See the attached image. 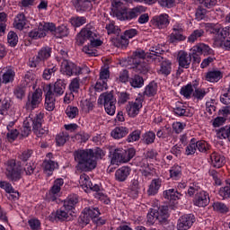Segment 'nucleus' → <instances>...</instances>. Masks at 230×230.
Masks as SVG:
<instances>
[{"label":"nucleus","mask_w":230,"mask_h":230,"mask_svg":"<svg viewBox=\"0 0 230 230\" xmlns=\"http://www.w3.org/2000/svg\"><path fill=\"white\" fill-rule=\"evenodd\" d=\"M49 31H50V33L55 31L56 33H60V35H66L62 32L60 28L57 29V25H55V23L42 22L39 23L38 27L28 32V37L30 40H39V39H44V37L48 35Z\"/></svg>","instance_id":"obj_3"},{"label":"nucleus","mask_w":230,"mask_h":230,"mask_svg":"<svg viewBox=\"0 0 230 230\" xmlns=\"http://www.w3.org/2000/svg\"><path fill=\"white\" fill-rule=\"evenodd\" d=\"M200 185L197 182L190 183L188 189L189 197H193V195H197V193H200Z\"/></svg>","instance_id":"obj_62"},{"label":"nucleus","mask_w":230,"mask_h":230,"mask_svg":"<svg viewBox=\"0 0 230 230\" xmlns=\"http://www.w3.org/2000/svg\"><path fill=\"white\" fill-rule=\"evenodd\" d=\"M219 195L223 199H230V182L229 181H227L226 186L220 188Z\"/></svg>","instance_id":"obj_64"},{"label":"nucleus","mask_w":230,"mask_h":230,"mask_svg":"<svg viewBox=\"0 0 230 230\" xmlns=\"http://www.w3.org/2000/svg\"><path fill=\"white\" fill-rule=\"evenodd\" d=\"M130 172H132V169L128 166H122L119 168L115 172L116 181H119V182H125V180L128 179Z\"/></svg>","instance_id":"obj_27"},{"label":"nucleus","mask_w":230,"mask_h":230,"mask_svg":"<svg viewBox=\"0 0 230 230\" xmlns=\"http://www.w3.org/2000/svg\"><path fill=\"white\" fill-rule=\"evenodd\" d=\"M190 110L181 102H176L174 107H172V114L178 118H188L190 116Z\"/></svg>","instance_id":"obj_24"},{"label":"nucleus","mask_w":230,"mask_h":230,"mask_svg":"<svg viewBox=\"0 0 230 230\" xmlns=\"http://www.w3.org/2000/svg\"><path fill=\"white\" fill-rule=\"evenodd\" d=\"M127 134H128V128L117 127L111 131V137H114V139H121V137H125Z\"/></svg>","instance_id":"obj_42"},{"label":"nucleus","mask_w":230,"mask_h":230,"mask_svg":"<svg viewBox=\"0 0 230 230\" xmlns=\"http://www.w3.org/2000/svg\"><path fill=\"white\" fill-rule=\"evenodd\" d=\"M103 44V41L102 40L98 39V34L97 37H93L90 40V45H86L83 48L84 53H86V55H90V57H96V52L93 49V48H98Z\"/></svg>","instance_id":"obj_22"},{"label":"nucleus","mask_w":230,"mask_h":230,"mask_svg":"<svg viewBox=\"0 0 230 230\" xmlns=\"http://www.w3.org/2000/svg\"><path fill=\"white\" fill-rule=\"evenodd\" d=\"M142 141L146 145H152L155 141V133L154 131H147L142 136Z\"/></svg>","instance_id":"obj_59"},{"label":"nucleus","mask_w":230,"mask_h":230,"mask_svg":"<svg viewBox=\"0 0 230 230\" xmlns=\"http://www.w3.org/2000/svg\"><path fill=\"white\" fill-rule=\"evenodd\" d=\"M159 188H161V180L154 179L152 180L149 188L147 190V195L152 197L154 195H157L159 192Z\"/></svg>","instance_id":"obj_39"},{"label":"nucleus","mask_w":230,"mask_h":230,"mask_svg":"<svg viewBox=\"0 0 230 230\" xmlns=\"http://www.w3.org/2000/svg\"><path fill=\"white\" fill-rule=\"evenodd\" d=\"M89 137H91V136L88 133L80 131L73 137V141L80 144L87 143V141H89Z\"/></svg>","instance_id":"obj_49"},{"label":"nucleus","mask_w":230,"mask_h":230,"mask_svg":"<svg viewBox=\"0 0 230 230\" xmlns=\"http://www.w3.org/2000/svg\"><path fill=\"white\" fill-rule=\"evenodd\" d=\"M84 71L88 73L89 67L77 66L67 59H64L61 63V73L66 76H80V75H84Z\"/></svg>","instance_id":"obj_7"},{"label":"nucleus","mask_w":230,"mask_h":230,"mask_svg":"<svg viewBox=\"0 0 230 230\" xmlns=\"http://www.w3.org/2000/svg\"><path fill=\"white\" fill-rule=\"evenodd\" d=\"M53 53V49L48 45L41 47L38 54L36 55L40 60L44 64L47 60L51 58V54Z\"/></svg>","instance_id":"obj_26"},{"label":"nucleus","mask_w":230,"mask_h":230,"mask_svg":"<svg viewBox=\"0 0 230 230\" xmlns=\"http://www.w3.org/2000/svg\"><path fill=\"white\" fill-rule=\"evenodd\" d=\"M129 84L134 89H141L145 85V79L137 74L129 78Z\"/></svg>","instance_id":"obj_37"},{"label":"nucleus","mask_w":230,"mask_h":230,"mask_svg":"<svg viewBox=\"0 0 230 230\" xmlns=\"http://www.w3.org/2000/svg\"><path fill=\"white\" fill-rule=\"evenodd\" d=\"M145 58H154V56L150 55L148 52H145V50L141 49H137L134 51L128 58V64H134L135 62H141L145 60Z\"/></svg>","instance_id":"obj_19"},{"label":"nucleus","mask_w":230,"mask_h":230,"mask_svg":"<svg viewBox=\"0 0 230 230\" xmlns=\"http://www.w3.org/2000/svg\"><path fill=\"white\" fill-rule=\"evenodd\" d=\"M47 159H45L42 163V168L45 172V173H48V175H51L57 168H58V163L51 160L53 159V154L49 153L46 155Z\"/></svg>","instance_id":"obj_17"},{"label":"nucleus","mask_w":230,"mask_h":230,"mask_svg":"<svg viewBox=\"0 0 230 230\" xmlns=\"http://www.w3.org/2000/svg\"><path fill=\"white\" fill-rule=\"evenodd\" d=\"M194 90L191 86V83L183 85L180 90V94L185 97L186 100H190L191 96H193Z\"/></svg>","instance_id":"obj_45"},{"label":"nucleus","mask_w":230,"mask_h":230,"mask_svg":"<svg viewBox=\"0 0 230 230\" xmlns=\"http://www.w3.org/2000/svg\"><path fill=\"white\" fill-rule=\"evenodd\" d=\"M22 167L17 164L15 159L8 160L5 163V176L11 182H18L22 179Z\"/></svg>","instance_id":"obj_5"},{"label":"nucleus","mask_w":230,"mask_h":230,"mask_svg":"<svg viewBox=\"0 0 230 230\" xmlns=\"http://www.w3.org/2000/svg\"><path fill=\"white\" fill-rule=\"evenodd\" d=\"M15 80V70L12 67L7 68L2 75V84L5 85L8 84H13Z\"/></svg>","instance_id":"obj_33"},{"label":"nucleus","mask_w":230,"mask_h":230,"mask_svg":"<svg viewBox=\"0 0 230 230\" xmlns=\"http://www.w3.org/2000/svg\"><path fill=\"white\" fill-rule=\"evenodd\" d=\"M80 105L84 112H91V111L94 109V103L93 102V101H91V99L81 101Z\"/></svg>","instance_id":"obj_60"},{"label":"nucleus","mask_w":230,"mask_h":230,"mask_svg":"<svg viewBox=\"0 0 230 230\" xmlns=\"http://www.w3.org/2000/svg\"><path fill=\"white\" fill-rule=\"evenodd\" d=\"M125 149H115L111 155V164H119L126 162Z\"/></svg>","instance_id":"obj_29"},{"label":"nucleus","mask_w":230,"mask_h":230,"mask_svg":"<svg viewBox=\"0 0 230 230\" xmlns=\"http://www.w3.org/2000/svg\"><path fill=\"white\" fill-rule=\"evenodd\" d=\"M182 40H186V37L181 33L179 29H173L172 33L170 35L171 44H177V42H181Z\"/></svg>","instance_id":"obj_43"},{"label":"nucleus","mask_w":230,"mask_h":230,"mask_svg":"<svg viewBox=\"0 0 230 230\" xmlns=\"http://www.w3.org/2000/svg\"><path fill=\"white\" fill-rule=\"evenodd\" d=\"M93 37H98L96 29L91 23L86 24L75 36L76 46H84L87 40L91 42Z\"/></svg>","instance_id":"obj_8"},{"label":"nucleus","mask_w":230,"mask_h":230,"mask_svg":"<svg viewBox=\"0 0 230 230\" xmlns=\"http://www.w3.org/2000/svg\"><path fill=\"white\" fill-rule=\"evenodd\" d=\"M177 60L180 67L190 69V66L191 65V54H188L186 51H180Z\"/></svg>","instance_id":"obj_25"},{"label":"nucleus","mask_w":230,"mask_h":230,"mask_svg":"<svg viewBox=\"0 0 230 230\" xmlns=\"http://www.w3.org/2000/svg\"><path fill=\"white\" fill-rule=\"evenodd\" d=\"M42 123H44V113H37L34 118H32V130L38 135L40 134Z\"/></svg>","instance_id":"obj_30"},{"label":"nucleus","mask_w":230,"mask_h":230,"mask_svg":"<svg viewBox=\"0 0 230 230\" xmlns=\"http://www.w3.org/2000/svg\"><path fill=\"white\" fill-rule=\"evenodd\" d=\"M75 8L77 12H89L93 8V4L90 0H77Z\"/></svg>","instance_id":"obj_38"},{"label":"nucleus","mask_w":230,"mask_h":230,"mask_svg":"<svg viewBox=\"0 0 230 230\" xmlns=\"http://www.w3.org/2000/svg\"><path fill=\"white\" fill-rule=\"evenodd\" d=\"M207 15H208V10L202 7V5H199L196 8V13H195L196 21H204Z\"/></svg>","instance_id":"obj_56"},{"label":"nucleus","mask_w":230,"mask_h":230,"mask_svg":"<svg viewBox=\"0 0 230 230\" xmlns=\"http://www.w3.org/2000/svg\"><path fill=\"white\" fill-rule=\"evenodd\" d=\"M193 51H195V53H199V55H203L204 57H208L202 60L200 64L201 69H206V67L217 60V58L215 57V50L206 43L197 44L193 47Z\"/></svg>","instance_id":"obj_4"},{"label":"nucleus","mask_w":230,"mask_h":230,"mask_svg":"<svg viewBox=\"0 0 230 230\" xmlns=\"http://www.w3.org/2000/svg\"><path fill=\"white\" fill-rule=\"evenodd\" d=\"M69 139L67 131H61L56 136V145H66Z\"/></svg>","instance_id":"obj_53"},{"label":"nucleus","mask_w":230,"mask_h":230,"mask_svg":"<svg viewBox=\"0 0 230 230\" xmlns=\"http://www.w3.org/2000/svg\"><path fill=\"white\" fill-rule=\"evenodd\" d=\"M7 42L11 48H15L19 42V36L17 32L10 31L7 35Z\"/></svg>","instance_id":"obj_52"},{"label":"nucleus","mask_w":230,"mask_h":230,"mask_svg":"<svg viewBox=\"0 0 230 230\" xmlns=\"http://www.w3.org/2000/svg\"><path fill=\"white\" fill-rule=\"evenodd\" d=\"M57 71H58V67H57V66L55 65L49 66L44 69L42 74V78L44 80H51V76L55 75Z\"/></svg>","instance_id":"obj_48"},{"label":"nucleus","mask_w":230,"mask_h":230,"mask_svg":"<svg viewBox=\"0 0 230 230\" xmlns=\"http://www.w3.org/2000/svg\"><path fill=\"white\" fill-rule=\"evenodd\" d=\"M70 22L74 28H80L87 22V18L85 16H75L70 19Z\"/></svg>","instance_id":"obj_50"},{"label":"nucleus","mask_w":230,"mask_h":230,"mask_svg":"<svg viewBox=\"0 0 230 230\" xmlns=\"http://www.w3.org/2000/svg\"><path fill=\"white\" fill-rule=\"evenodd\" d=\"M26 24H28V19H26V15H24V13H20L14 17L13 27L16 30H24Z\"/></svg>","instance_id":"obj_31"},{"label":"nucleus","mask_w":230,"mask_h":230,"mask_svg":"<svg viewBox=\"0 0 230 230\" xmlns=\"http://www.w3.org/2000/svg\"><path fill=\"white\" fill-rule=\"evenodd\" d=\"M144 94L147 96L148 98H152V96H155L157 94V83L151 82L145 87Z\"/></svg>","instance_id":"obj_46"},{"label":"nucleus","mask_w":230,"mask_h":230,"mask_svg":"<svg viewBox=\"0 0 230 230\" xmlns=\"http://www.w3.org/2000/svg\"><path fill=\"white\" fill-rule=\"evenodd\" d=\"M156 220L160 222V224H164L168 219V208L160 207L157 210H155Z\"/></svg>","instance_id":"obj_41"},{"label":"nucleus","mask_w":230,"mask_h":230,"mask_svg":"<svg viewBox=\"0 0 230 230\" xmlns=\"http://www.w3.org/2000/svg\"><path fill=\"white\" fill-rule=\"evenodd\" d=\"M208 31L213 35L215 42H219L220 46L223 49H226V51H230V40L226 39L227 30L218 26H212L209 28Z\"/></svg>","instance_id":"obj_10"},{"label":"nucleus","mask_w":230,"mask_h":230,"mask_svg":"<svg viewBox=\"0 0 230 230\" xmlns=\"http://www.w3.org/2000/svg\"><path fill=\"white\" fill-rule=\"evenodd\" d=\"M172 74V61L164 60L160 65V69L158 70V75H163V76H170Z\"/></svg>","instance_id":"obj_36"},{"label":"nucleus","mask_w":230,"mask_h":230,"mask_svg":"<svg viewBox=\"0 0 230 230\" xmlns=\"http://www.w3.org/2000/svg\"><path fill=\"white\" fill-rule=\"evenodd\" d=\"M93 37H98L96 29L91 23L86 24L75 36L76 46H84L87 40L91 42Z\"/></svg>","instance_id":"obj_9"},{"label":"nucleus","mask_w":230,"mask_h":230,"mask_svg":"<svg viewBox=\"0 0 230 230\" xmlns=\"http://www.w3.org/2000/svg\"><path fill=\"white\" fill-rule=\"evenodd\" d=\"M164 199H167V200H179V199L182 197V194L174 189H169L164 191Z\"/></svg>","instance_id":"obj_44"},{"label":"nucleus","mask_w":230,"mask_h":230,"mask_svg":"<svg viewBox=\"0 0 230 230\" xmlns=\"http://www.w3.org/2000/svg\"><path fill=\"white\" fill-rule=\"evenodd\" d=\"M219 101L223 103V106L218 111V116H229L230 115V92L222 93L219 97Z\"/></svg>","instance_id":"obj_21"},{"label":"nucleus","mask_w":230,"mask_h":230,"mask_svg":"<svg viewBox=\"0 0 230 230\" xmlns=\"http://www.w3.org/2000/svg\"><path fill=\"white\" fill-rule=\"evenodd\" d=\"M143 109V100L136 99V102H129L126 106V111L129 118H136Z\"/></svg>","instance_id":"obj_13"},{"label":"nucleus","mask_w":230,"mask_h":230,"mask_svg":"<svg viewBox=\"0 0 230 230\" xmlns=\"http://www.w3.org/2000/svg\"><path fill=\"white\" fill-rule=\"evenodd\" d=\"M104 155L105 152L100 147L75 151L74 157L75 161L77 163L75 165V172L84 173L93 172V170L96 169V166H98L96 159H102Z\"/></svg>","instance_id":"obj_1"},{"label":"nucleus","mask_w":230,"mask_h":230,"mask_svg":"<svg viewBox=\"0 0 230 230\" xmlns=\"http://www.w3.org/2000/svg\"><path fill=\"white\" fill-rule=\"evenodd\" d=\"M151 24L159 30H164V28H168L170 24V16L166 13L155 15L152 18Z\"/></svg>","instance_id":"obj_15"},{"label":"nucleus","mask_w":230,"mask_h":230,"mask_svg":"<svg viewBox=\"0 0 230 230\" xmlns=\"http://www.w3.org/2000/svg\"><path fill=\"white\" fill-rule=\"evenodd\" d=\"M116 97L113 92H106L102 93L98 98V104L103 105L105 112L109 116H114L116 114Z\"/></svg>","instance_id":"obj_6"},{"label":"nucleus","mask_w":230,"mask_h":230,"mask_svg":"<svg viewBox=\"0 0 230 230\" xmlns=\"http://www.w3.org/2000/svg\"><path fill=\"white\" fill-rule=\"evenodd\" d=\"M210 161L213 168H222L226 164V157L216 152L210 155Z\"/></svg>","instance_id":"obj_28"},{"label":"nucleus","mask_w":230,"mask_h":230,"mask_svg":"<svg viewBox=\"0 0 230 230\" xmlns=\"http://www.w3.org/2000/svg\"><path fill=\"white\" fill-rule=\"evenodd\" d=\"M69 90L71 93H77L78 91H80V78L79 77H75V78L72 79V81L70 82V84H69Z\"/></svg>","instance_id":"obj_63"},{"label":"nucleus","mask_w":230,"mask_h":230,"mask_svg":"<svg viewBox=\"0 0 230 230\" xmlns=\"http://www.w3.org/2000/svg\"><path fill=\"white\" fill-rule=\"evenodd\" d=\"M128 69H133L135 73H139L140 75H146L150 70L148 63L145 60L137 61L135 63H129L127 65Z\"/></svg>","instance_id":"obj_20"},{"label":"nucleus","mask_w":230,"mask_h":230,"mask_svg":"<svg viewBox=\"0 0 230 230\" xmlns=\"http://www.w3.org/2000/svg\"><path fill=\"white\" fill-rule=\"evenodd\" d=\"M204 36V30L197 29L194 30L188 38V42H195V40H199L200 37Z\"/></svg>","instance_id":"obj_58"},{"label":"nucleus","mask_w":230,"mask_h":230,"mask_svg":"<svg viewBox=\"0 0 230 230\" xmlns=\"http://www.w3.org/2000/svg\"><path fill=\"white\" fill-rule=\"evenodd\" d=\"M88 190H92V191H96L95 193V199H98L99 200H101V202H104V204H111V199H109V198H107L106 195H104L100 191V185L98 184H94L93 187V185L88 187Z\"/></svg>","instance_id":"obj_35"},{"label":"nucleus","mask_w":230,"mask_h":230,"mask_svg":"<svg viewBox=\"0 0 230 230\" xmlns=\"http://www.w3.org/2000/svg\"><path fill=\"white\" fill-rule=\"evenodd\" d=\"M66 80L64 79H58L54 85H48L45 88L46 94H45V109L51 112V111H55V102H57V96H62L64 93H66Z\"/></svg>","instance_id":"obj_2"},{"label":"nucleus","mask_w":230,"mask_h":230,"mask_svg":"<svg viewBox=\"0 0 230 230\" xmlns=\"http://www.w3.org/2000/svg\"><path fill=\"white\" fill-rule=\"evenodd\" d=\"M78 204V196L72 194L64 200V206L68 211L75 209V206Z\"/></svg>","instance_id":"obj_34"},{"label":"nucleus","mask_w":230,"mask_h":230,"mask_svg":"<svg viewBox=\"0 0 230 230\" xmlns=\"http://www.w3.org/2000/svg\"><path fill=\"white\" fill-rule=\"evenodd\" d=\"M128 38H126L124 34L115 39V46H117V48H127V46H128Z\"/></svg>","instance_id":"obj_61"},{"label":"nucleus","mask_w":230,"mask_h":230,"mask_svg":"<svg viewBox=\"0 0 230 230\" xmlns=\"http://www.w3.org/2000/svg\"><path fill=\"white\" fill-rule=\"evenodd\" d=\"M209 202V193L206 192L205 190H200L199 192L196 193L193 199V204L198 208H206Z\"/></svg>","instance_id":"obj_18"},{"label":"nucleus","mask_w":230,"mask_h":230,"mask_svg":"<svg viewBox=\"0 0 230 230\" xmlns=\"http://www.w3.org/2000/svg\"><path fill=\"white\" fill-rule=\"evenodd\" d=\"M67 118L69 119H75L80 114V111L78 110V107L68 105L65 111Z\"/></svg>","instance_id":"obj_51"},{"label":"nucleus","mask_w":230,"mask_h":230,"mask_svg":"<svg viewBox=\"0 0 230 230\" xmlns=\"http://www.w3.org/2000/svg\"><path fill=\"white\" fill-rule=\"evenodd\" d=\"M224 76V74H222V71L220 70H212L208 71L206 75L205 79L207 82H210L212 84H215L217 82H220Z\"/></svg>","instance_id":"obj_32"},{"label":"nucleus","mask_w":230,"mask_h":230,"mask_svg":"<svg viewBox=\"0 0 230 230\" xmlns=\"http://www.w3.org/2000/svg\"><path fill=\"white\" fill-rule=\"evenodd\" d=\"M145 12L144 6H137L130 11H123L120 13L121 21H132L133 19H137L138 15H141Z\"/></svg>","instance_id":"obj_16"},{"label":"nucleus","mask_w":230,"mask_h":230,"mask_svg":"<svg viewBox=\"0 0 230 230\" xmlns=\"http://www.w3.org/2000/svg\"><path fill=\"white\" fill-rule=\"evenodd\" d=\"M169 173H170V178L172 181H179L181 177H182V167H181L179 164H174L169 170Z\"/></svg>","instance_id":"obj_40"},{"label":"nucleus","mask_w":230,"mask_h":230,"mask_svg":"<svg viewBox=\"0 0 230 230\" xmlns=\"http://www.w3.org/2000/svg\"><path fill=\"white\" fill-rule=\"evenodd\" d=\"M42 105V90L36 89L33 93H29L25 103L26 111H35Z\"/></svg>","instance_id":"obj_11"},{"label":"nucleus","mask_w":230,"mask_h":230,"mask_svg":"<svg viewBox=\"0 0 230 230\" xmlns=\"http://www.w3.org/2000/svg\"><path fill=\"white\" fill-rule=\"evenodd\" d=\"M100 217V209L98 208L86 207L84 209L83 218L84 224H89V220H94V218H98Z\"/></svg>","instance_id":"obj_23"},{"label":"nucleus","mask_w":230,"mask_h":230,"mask_svg":"<svg viewBox=\"0 0 230 230\" xmlns=\"http://www.w3.org/2000/svg\"><path fill=\"white\" fill-rule=\"evenodd\" d=\"M62 186H64V179L58 178L54 181L53 186L46 195L47 200H49V202H55V200L60 197Z\"/></svg>","instance_id":"obj_12"},{"label":"nucleus","mask_w":230,"mask_h":230,"mask_svg":"<svg viewBox=\"0 0 230 230\" xmlns=\"http://www.w3.org/2000/svg\"><path fill=\"white\" fill-rule=\"evenodd\" d=\"M79 184L84 190V191H87L91 186H93V182H91V178L86 173H83L80 175L79 179Z\"/></svg>","instance_id":"obj_47"},{"label":"nucleus","mask_w":230,"mask_h":230,"mask_svg":"<svg viewBox=\"0 0 230 230\" xmlns=\"http://www.w3.org/2000/svg\"><path fill=\"white\" fill-rule=\"evenodd\" d=\"M10 101L4 99L0 102V114L1 116H8V111H10Z\"/></svg>","instance_id":"obj_57"},{"label":"nucleus","mask_w":230,"mask_h":230,"mask_svg":"<svg viewBox=\"0 0 230 230\" xmlns=\"http://www.w3.org/2000/svg\"><path fill=\"white\" fill-rule=\"evenodd\" d=\"M195 224V216L193 214H187L180 217L177 222L178 230H188Z\"/></svg>","instance_id":"obj_14"},{"label":"nucleus","mask_w":230,"mask_h":230,"mask_svg":"<svg viewBox=\"0 0 230 230\" xmlns=\"http://www.w3.org/2000/svg\"><path fill=\"white\" fill-rule=\"evenodd\" d=\"M55 217L58 220H67V218H69V210L66 208L62 207L57 210Z\"/></svg>","instance_id":"obj_54"},{"label":"nucleus","mask_w":230,"mask_h":230,"mask_svg":"<svg viewBox=\"0 0 230 230\" xmlns=\"http://www.w3.org/2000/svg\"><path fill=\"white\" fill-rule=\"evenodd\" d=\"M217 136H219L223 139H227L230 143V124L219 128L217 131Z\"/></svg>","instance_id":"obj_55"}]
</instances>
